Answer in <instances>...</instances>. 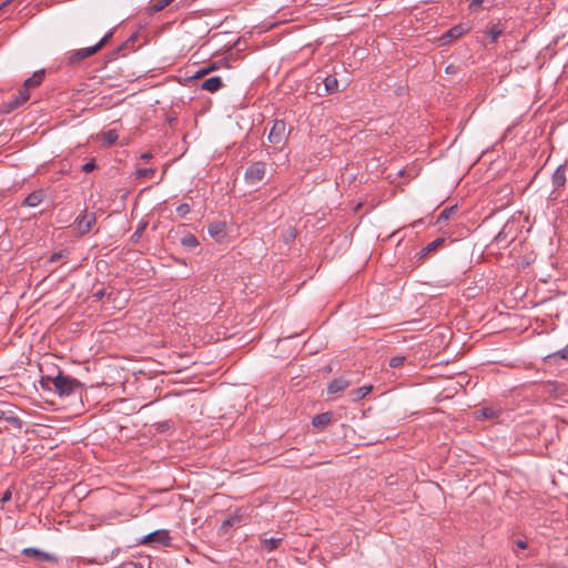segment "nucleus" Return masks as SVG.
Segmentation results:
<instances>
[{
  "instance_id": "f257e3e1",
  "label": "nucleus",
  "mask_w": 568,
  "mask_h": 568,
  "mask_svg": "<svg viewBox=\"0 0 568 568\" xmlns=\"http://www.w3.org/2000/svg\"><path fill=\"white\" fill-rule=\"evenodd\" d=\"M80 387L81 383L77 378L65 375L61 371L54 376L53 388L60 396H70Z\"/></svg>"
},
{
  "instance_id": "f03ea898",
  "label": "nucleus",
  "mask_w": 568,
  "mask_h": 568,
  "mask_svg": "<svg viewBox=\"0 0 568 568\" xmlns=\"http://www.w3.org/2000/svg\"><path fill=\"white\" fill-rule=\"evenodd\" d=\"M106 45V34H104L101 40L91 47L78 49L68 52V63L70 65L79 64L81 61L97 53L100 49Z\"/></svg>"
},
{
  "instance_id": "7ed1b4c3",
  "label": "nucleus",
  "mask_w": 568,
  "mask_h": 568,
  "mask_svg": "<svg viewBox=\"0 0 568 568\" xmlns=\"http://www.w3.org/2000/svg\"><path fill=\"white\" fill-rule=\"evenodd\" d=\"M288 132L286 124L283 120H275L268 133V142L272 143L276 149H282L286 143Z\"/></svg>"
},
{
  "instance_id": "20e7f679",
  "label": "nucleus",
  "mask_w": 568,
  "mask_h": 568,
  "mask_svg": "<svg viewBox=\"0 0 568 568\" xmlns=\"http://www.w3.org/2000/svg\"><path fill=\"white\" fill-rule=\"evenodd\" d=\"M172 538L170 536L169 530L159 529L149 535H146L143 539L140 540L141 545H151V546H170Z\"/></svg>"
},
{
  "instance_id": "39448f33",
  "label": "nucleus",
  "mask_w": 568,
  "mask_h": 568,
  "mask_svg": "<svg viewBox=\"0 0 568 568\" xmlns=\"http://www.w3.org/2000/svg\"><path fill=\"white\" fill-rule=\"evenodd\" d=\"M29 89L22 85V88L19 89L16 95H13L9 101L1 104V111L4 113H9L21 106L23 103H26L29 100Z\"/></svg>"
},
{
  "instance_id": "423d86ee",
  "label": "nucleus",
  "mask_w": 568,
  "mask_h": 568,
  "mask_svg": "<svg viewBox=\"0 0 568 568\" xmlns=\"http://www.w3.org/2000/svg\"><path fill=\"white\" fill-rule=\"evenodd\" d=\"M265 171L266 169L263 162H255L246 170L245 181L251 185H255L263 180Z\"/></svg>"
},
{
  "instance_id": "0eeeda50",
  "label": "nucleus",
  "mask_w": 568,
  "mask_h": 568,
  "mask_svg": "<svg viewBox=\"0 0 568 568\" xmlns=\"http://www.w3.org/2000/svg\"><path fill=\"white\" fill-rule=\"evenodd\" d=\"M95 221L97 217L94 213L84 211L74 221V226L80 234H87L91 231Z\"/></svg>"
},
{
  "instance_id": "6e6552de",
  "label": "nucleus",
  "mask_w": 568,
  "mask_h": 568,
  "mask_svg": "<svg viewBox=\"0 0 568 568\" xmlns=\"http://www.w3.org/2000/svg\"><path fill=\"white\" fill-rule=\"evenodd\" d=\"M22 554L27 557H33L39 561L58 562V558L49 552L40 550L38 548L29 547L22 550Z\"/></svg>"
},
{
  "instance_id": "1a4fd4ad",
  "label": "nucleus",
  "mask_w": 568,
  "mask_h": 568,
  "mask_svg": "<svg viewBox=\"0 0 568 568\" xmlns=\"http://www.w3.org/2000/svg\"><path fill=\"white\" fill-rule=\"evenodd\" d=\"M138 39L136 34H132L129 39H126L123 43H121L115 51L112 52L114 58L125 57L130 52L135 51V41Z\"/></svg>"
},
{
  "instance_id": "9d476101",
  "label": "nucleus",
  "mask_w": 568,
  "mask_h": 568,
  "mask_svg": "<svg viewBox=\"0 0 568 568\" xmlns=\"http://www.w3.org/2000/svg\"><path fill=\"white\" fill-rule=\"evenodd\" d=\"M465 32L466 29L463 26H455L454 28L449 29L446 33H444L440 40L444 43H448L452 40L460 38Z\"/></svg>"
},
{
  "instance_id": "9b49d317",
  "label": "nucleus",
  "mask_w": 568,
  "mask_h": 568,
  "mask_svg": "<svg viewBox=\"0 0 568 568\" xmlns=\"http://www.w3.org/2000/svg\"><path fill=\"white\" fill-rule=\"evenodd\" d=\"M351 385V382L347 381L346 378L344 377H339V378H335L334 381H332L328 386H327V392L329 394H335V393H338V392H342L344 390L345 388H347L348 386Z\"/></svg>"
},
{
  "instance_id": "f8f14e48",
  "label": "nucleus",
  "mask_w": 568,
  "mask_h": 568,
  "mask_svg": "<svg viewBox=\"0 0 568 568\" xmlns=\"http://www.w3.org/2000/svg\"><path fill=\"white\" fill-rule=\"evenodd\" d=\"M223 82L220 77H212L202 82L201 88L209 92H216L220 88H222Z\"/></svg>"
},
{
  "instance_id": "ddd939ff",
  "label": "nucleus",
  "mask_w": 568,
  "mask_h": 568,
  "mask_svg": "<svg viewBox=\"0 0 568 568\" xmlns=\"http://www.w3.org/2000/svg\"><path fill=\"white\" fill-rule=\"evenodd\" d=\"M207 231L212 237L220 241L225 235V224L223 222L211 223Z\"/></svg>"
},
{
  "instance_id": "4468645a",
  "label": "nucleus",
  "mask_w": 568,
  "mask_h": 568,
  "mask_svg": "<svg viewBox=\"0 0 568 568\" xmlns=\"http://www.w3.org/2000/svg\"><path fill=\"white\" fill-rule=\"evenodd\" d=\"M43 79H44V70H39V71L34 72L30 78H28L24 81L23 85L30 90L31 88L39 87L43 82Z\"/></svg>"
},
{
  "instance_id": "2eb2a0df",
  "label": "nucleus",
  "mask_w": 568,
  "mask_h": 568,
  "mask_svg": "<svg viewBox=\"0 0 568 568\" xmlns=\"http://www.w3.org/2000/svg\"><path fill=\"white\" fill-rule=\"evenodd\" d=\"M43 201V192L41 190L30 193L24 200L23 205L36 207Z\"/></svg>"
},
{
  "instance_id": "dca6fc26",
  "label": "nucleus",
  "mask_w": 568,
  "mask_h": 568,
  "mask_svg": "<svg viewBox=\"0 0 568 568\" xmlns=\"http://www.w3.org/2000/svg\"><path fill=\"white\" fill-rule=\"evenodd\" d=\"M373 389L372 385L362 386L349 393L351 399L357 402L366 397Z\"/></svg>"
},
{
  "instance_id": "f3484780",
  "label": "nucleus",
  "mask_w": 568,
  "mask_h": 568,
  "mask_svg": "<svg viewBox=\"0 0 568 568\" xmlns=\"http://www.w3.org/2000/svg\"><path fill=\"white\" fill-rule=\"evenodd\" d=\"M332 422V414L331 413H323L320 415H316L313 418V426L324 428Z\"/></svg>"
},
{
  "instance_id": "a211bd4d",
  "label": "nucleus",
  "mask_w": 568,
  "mask_h": 568,
  "mask_svg": "<svg viewBox=\"0 0 568 568\" xmlns=\"http://www.w3.org/2000/svg\"><path fill=\"white\" fill-rule=\"evenodd\" d=\"M324 87L327 93H335L338 91V81L335 75H327L324 80Z\"/></svg>"
},
{
  "instance_id": "6ab92c4d",
  "label": "nucleus",
  "mask_w": 568,
  "mask_h": 568,
  "mask_svg": "<svg viewBox=\"0 0 568 568\" xmlns=\"http://www.w3.org/2000/svg\"><path fill=\"white\" fill-rule=\"evenodd\" d=\"M552 183L556 186H562L566 183V172L564 169L558 168L552 176Z\"/></svg>"
},
{
  "instance_id": "aec40b11",
  "label": "nucleus",
  "mask_w": 568,
  "mask_h": 568,
  "mask_svg": "<svg viewBox=\"0 0 568 568\" xmlns=\"http://www.w3.org/2000/svg\"><path fill=\"white\" fill-rule=\"evenodd\" d=\"M54 376L43 375L40 378V386L44 390H51L53 388Z\"/></svg>"
},
{
  "instance_id": "412c9836",
  "label": "nucleus",
  "mask_w": 568,
  "mask_h": 568,
  "mask_svg": "<svg viewBox=\"0 0 568 568\" xmlns=\"http://www.w3.org/2000/svg\"><path fill=\"white\" fill-rule=\"evenodd\" d=\"M68 255H69V251H68V250H61V251H59V252L53 253V254L49 257L48 262H49V263H58V262H60L61 260H65V258H68Z\"/></svg>"
},
{
  "instance_id": "4be33fe9",
  "label": "nucleus",
  "mask_w": 568,
  "mask_h": 568,
  "mask_svg": "<svg viewBox=\"0 0 568 568\" xmlns=\"http://www.w3.org/2000/svg\"><path fill=\"white\" fill-rule=\"evenodd\" d=\"M174 0H155L152 6H151V10L153 12H159V11H162L164 8H166L168 6H170Z\"/></svg>"
},
{
  "instance_id": "5701e85b",
  "label": "nucleus",
  "mask_w": 568,
  "mask_h": 568,
  "mask_svg": "<svg viewBox=\"0 0 568 568\" xmlns=\"http://www.w3.org/2000/svg\"><path fill=\"white\" fill-rule=\"evenodd\" d=\"M281 538H266L263 540V547L268 550V551H272L274 550L275 548H277L278 544L281 542Z\"/></svg>"
},
{
  "instance_id": "b1692460",
  "label": "nucleus",
  "mask_w": 568,
  "mask_h": 568,
  "mask_svg": "<svg viewBox=\"0 0 568 568\" xmlns=\"http://www.w3.org/2000/svg\"><path fill=\"white\" fill-rule=\"evenodd\" d=\"M561 358V359H566L568 361V345L566 347H564L562 349L554 353V354H550L548 355V358L551 361H556V358Z\"/></svg>"
},
{
  "instance_id": "393cba45",
  "label": "nucleus",
  "mask_w": 568,
  "mask_h": 568,
  "mask_svg": "<svg viewBox=\"0 0 568 568\" xmlns=\"http://www.w3.org/2000/svg\"><path fill=\"white\" fill-rule=\"evenodd\" d=\"M444 243V240L443 239H436L435 241H433L432 243H429L424 250H423V253L424 254H427L432 251H435L437 247L442 246Z\"/></svg>"
},
{
  "instance_id": "a878e982",
  "label": "nucleus",
  "mask_w": 568,
  "mask_h": 568,
  "mask_svg": "<svg viewBox=\"0 0 568 568\" xmlns=\"http://www.w3.org/2000/svg\"><path fill=\"white\" fill-rule=\"evenodd\" d=\"M454 212H455V207H454V206H452V207H449V209H444V210L439 213V215H438V217H437V222H438V223H440L442 221H446V220H448V219H449V216H450Z\"/></svg>"
},
{
  "instance_id": "bb28decb",
  "label": "nucleus",
  "mask_w": 568,
  "mask_h": 568,
  "mask_svg": "<svg viewBox=\"0 0 568 568\" xmlns=\"http://www.w3.org/2000/svg\"><path fill=\"white\" fill-rule=\"evenodd\" d=\"M182 243L187 247H195L199 244L197 240L193 235L185 236Z\"/></svg>"
},
{
  "instance_id": "cd10ccee",
  "label": "nucleus",
  "mask_w": 568,
  "mask_h": 568,
  "mask_svg": "<svg viewBox=\"0 0 568 568\" xmlns=\"http://www.w3.org/2000/svg\"><path fill=\"white\" fill-rule=\"evenodd\" d=\"M405 357L404 356H395L390 358L389 366L393 368L399 367L404 364Z\"/></svg>"
},
{
  "instance_id": "c85d7f7f",
  "label": "nucleus",
  "mask_w": 568,
  "mask_h": 568,
  "mask_svg": "<svg viewBox=\"0 0 568 568\" xmlns=\"http://www.w3.org/2000/svg\"><path fill=\"white\" fill-rule=\"evenodd\" d=\"M500 34H501V30L497 26H494L489 31L491 41H496Z\"/></svg>"
},
{
  "instance_id": "c756f323",
  "label": "nucleus",
  "mask_w": 568,
  "mask_h": 568,
  "mask_svg": "<svg viewBox=\"0 0 568 568\" xmlns=\"http://www.w3.org/2000/svg\"><path fill=\"white\" fill-rule=\"evenodd\" d=\"M479 416L484 418H493L495 416V412L491 408H484L479 410Z\"/></svg>"
},
{
  "instance_id": "7c9ffc66",
  "label": "nucleus",
  "mask_w": 568,
  "mask_h": 568,
  "mask_svg": "<svg viewBox=\"0 0 568 568\" xmlns=\"http://www.w3.org/2000/svg\"><path fill=\"white\" fill-rule=\"evenodd\" d=\"M12 498V490L10 488H8L3 494L2 496L0 497V503L4 504V503H8L10 501Z\"/></svg>"
},
{
  "instance_id": "2f4dec72",
  "label": "nucleus",
  "mask_w": 568,
  "mask_h": 568,
  "mask_svg": "<svg viewBox=\"0 0 568 568\" xmlns=\"http://www.w3.org/2000/svg\"><path fill=\"white\" fill-rule=\"evenodd\" d=\"M118 139H119V135L116 133V130L110 129L109 130V145L115 143L118 141Z\"/></svg>"
},
{
  "instance_id": "473e14b6",
  "label": "nucleus",
  "mask_w": 568,
  "mask_h": 568,
  "mask_svg": "<svg viewBox=\"0 0 568 568\" xmlns=\"http://www.w3.org/2000/svg\"><path fill=\"white\" fill-rule=\"evenodd\" d=\"M138 174H139V176L151 178L154 174V170L153 169H141V170H138Z\"/></svg>"
},
{
  "instance_id": "72a5a7b5",
  "label": "nucleus",
  "mask_w": 568,
  "mask_h": 568,
  "mask_svg": "<svg viewBox=\"0 0 568 568\" xmlns=\"http://www.w3.org/2000/svg\"><path fill=\"white\" fill-rule=\"evenodd\" d=\"M95 169L94 161H89L85 164L82 165V171L85 173H90Z\"/></svg>"
},
{
  "instance_id": "f704fd0d",
  "label": "nucleus",
  "mask_w": 568,
  "mask_h": 568,
  "mask_svg": "<svg viewBox=\"0 0 568 568\" xmlns=\"http://www.w3.org/2000/svg\"><path fill=\"white\" fill-rule=\"evenodd\" d=\"M211 72V69H206V67L204 68H201L200 70L196 71L194 78L195 79H200V78H203L205 77L206 74H209Z\"/></svg>"
},
{
  "instance_id": "c9c22d12",
  "label": "nucleus",
  "mask_w": 568,
  "mask_h": 568,
  "mask_svg": "<svg viewBox=\"0 0 568 568\" xmlns=\"http://www.w3.org/2000/svg\"><path fill=\"white\" fill-rule=\"evenodd\" d=\"M190 211V207L187 204H182L178 207V212L181 214V215H184L186 214L187 212Z\"/></svg>"
},
{
  "instance_id": "e433bc0d",
  "label": "nucleus",
  "mask_w": 568,
  "mask_h": 568,
  "mask_svg": "<svg viewBox=\"0 0 568 568\" xmlns=\"http://www.w3.org/2000/svg\"><path fill=\"white\" fill-rule=\"evenodd\" d=\"M516 545H517V547H518V548H520V549H526V548H527V544H526V541H524V540H517V541H516Z\"/></svg>"
},
{
  "instance_id": "4c0bfd02",
  "label": "nucleus",
  "mask_w": 568,
  "mask_h": 568,
  "mask_svg": "<svg viewBox=\"0 0 568 568\" xmlns=\"http://www.w3.org/2000/svg\"><path fill=\"white\" fill-rule=\"evenodd\" d=\"M503 240H504L503 232H500V233H498V235L495 237V241H496L497 243H501V242H503Z\"/></svg>"
},
{
  "instance_id": "58836bf2",
  "label": "nucleus",
  "mask_w": 568,
  "mask_h": 568,
  "mask_svg": "<svg viewBox=\"0 0 568 568\" xmlns=\"http://www.w3.org/2000/svg\"><path fill=\"white\" fill-rule=\"evenodd\" d=\"M206 69H211V72L217 69L216 63H212L210 67H206Z\"/></svg>"
},
{
  "instance_id": "ea45409f",
  "label": "nucleus",
  "mask_w": 568,
  "mask_h": 568,
  "mask_svg": "<svg viewBox=\"0 0 568 568\" xmlns=\"http://www.w3.org/2000/svg\"><path fill=\"white\" fill-rule=\"evenodd\" d=\"M480 1L479 0H474L471 3H470V8H474L476 6H479Z\"/></svg>"
},
{
  "instance_id": "a19ab883",
  "label": "nucleus",
  "mask_w": 568,
  "mask_h": 568,
  "mask_svg": "<svg viewBox=\"0 0 568 568\" xmlns=\"http://www.w3.org/2000/svg\"><path fill=\"white\" fill-rule=\"evenodd\" d=\"M151 158V154L150 153H145L142 155V159L144 160H149Z\"/></svg>"
},
{
  "instance_id": "79ce46f5",
  "label": "nucleus",
  "mask_w": 568,
  "mask_h": 568,
  "mask_svg": "<svg viewBox=\"0 0 568 568\" xmlns=\"http://www.w3.org/2000/svg\"><path fill=\"white\" fill-rule=\"evenodd\" d=\"M100 135H101L102 141L106 140V134L104 132H101Z\"/></svg>"
},
{
  "instance_id": "37998d69",
  "label": "nucleus",
  "mask_w": 568,
  "mask_h": 568,
  "mask_svg": "<svg viewBox=\"0 0 568 568\" xmlns=\"http://www.w3.org/2000/svg\"><path fill=\"white\" fill-rule=\"evenodd\" d=\"M11 0H8L6 2H3L1 6H0V9H2V7L7 6Z\"/></svg>"
},
{
  "instance_id": "c03bdc74",
  "label": "nucleus",
  "mask_w": 568,
  "mask_h": 568,
  "mask_svg": "<svg viewBox=\"0 0 568 568\" xmlns=\"http://www.w3.org/2000/svg\"><path fill=\"white\" fill-rule=\"evenodd\" d=\"M124 143H128V139H123V140L121 141V144H124Z\"/></svg>"
}]
</instances>
